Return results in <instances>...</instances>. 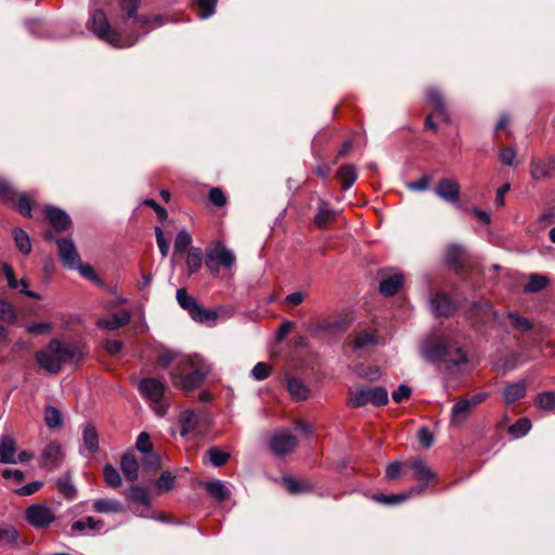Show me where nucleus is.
I'll use <instances>...</instances> for the list:
<instances>
[{
  "mask_svg": "<svg viewBox=\"0 0 555 555\" xmlns=\"http://www.w3.org/2000/svg\"><path fill=\"white\" fill-rule=\"evenodd\" d=\"M86 354L87 351L82 345L63 343L59 338H53L47 345L46 350L36 352L35 358L42 369L57 375L64 364L78 363Z\"/></svg>",
  "mask_w": 555,
  "mask_h": 555,
  "instance_id": "1",
  "label": "nucleus"
},
{
  "mask_svg": "<svg viewBox=\"0 0 555 555\" xmlns=\"http://www.w3.org/2000/svg\"><path fill=\"white\" fill-rule=\"evenodd\" d=\"M211 372V365L199 354H193L180 360L170 370L172 384L183 391L198 389Z\"/></svg>",
  "mask_w": 555,
  "mask_h": 555,
  "instance_id": "2",
  "label": "nucleus"
},
{
  "mask_svg": "<svg viewBox=\"0 0 555 555\" xmlns=\"http://www.w3.org/2000/svg\"><path fill=\"white\" fill-rule=\"evenodd\" d=\"M179 306L185 310L191 319L197 323H214L218 319L216 310L206 309L185 288H179L176 293Z\"/></svg>",
  "mask_w": 555,
  "mask_h": 555,
  "instance_id": "3",
  "label": "nucleus"
},
{
  "mask_svg": "<svg viewBox=\"0 0 555 555\" xmlns=\"http://www.w3.org/2000/svg\"><path fill=\"white\" fill-rule=\"evenodd\" d=\"M389 402L388 391L384 386L366 387L351 391L348 398V405L351 408H362L369 403L374 406H385Z\"/></svg>",
  "mask_w": 555,
  "mask_h": 555,
  "instance_id": "4",
  "label": "nucleus"
},
{
  "mask_svg": "<svg viewBox=\"0 0 555 555\" xmlns=\"http://www.w3.org/2000/svg\"><path fill=\"white\" fill-rule=\"evenodd\" d=\"M92 33L101 40L108 42L113 47L121 48L120 34L111 26L105 12L102 9L93 11L89 21Z\"/></svg>",
  "mask_w": 555,
  "mask_h": 555,
  "instance_id": "5",
  "label": "nucleus"
},
{
  "mask_svg": "<svg viewBox=\"0 0 555 555\" xmlns=\"http://www.w3.org/2000/svg\"><path fill=\"white\" fill-rule=\"evenodd\" d=\"M421 352L423 358L429 363H444L450 354V344L443 336L429 337L423 343Z\"/></svg>",
  "mask_w": 555,
  "mask_h": 555,
  "instance_id": "6",
  "label": "nucleus"
},
{
  "mask_svg": "<svg viewBox=\"0 0 555 555\" xmlns=\"http://www.w3.org/2000/svg\"><path fill=\"white\" fill-rule=\"evenodd\" d=\"M469 260L465 246L453 243L446 247L444 263L457 275H464L470 270Z\"/></svg>",
  "mask_w": 555,
  "mask_h": 555,
  "instance_id": "7",
  "label": "nucleus"
},
{
  "mask_svg": "<svg viewBox=\"0 0 555 555\" xmlns=\"http://www.w3.org/2000/svg\"><path fill=\"white\" fill-rule=\"evenodd\" d=\"M350 326V321L346 317L336 319H326L321 321H311L307 325L308 332L312 337L319 338L323 334H343Z\"/></svg>",
  "mask_w": 555,
  "mask_h": 555,
  "instance_id": "8",
  "label": "nucleus"
},
{
  "mask_svg": "<svg viewBox=\"0 0 555 555\" xmlns=\"http://www.w3.org/2000/svg\"><path fill=\"white\" fill-rule=\"evenodd\" d=\"M141 0H120V9L127 15L128 18H131L134 24H139L140 26H147L150 22H155L156 26H163L168 22H172L168 16L165 15H138V9L140 7Z\"/></svg>",
  "mask_w": 555,
  "mask_h": 555,
  "instance_id": "9",
  "label": "nucleus"
},
{
  "mask_svg": "<svg viewBox=\"0 0 555 555\" xmlns=\"http://www.w3.org/2000/svg\"><path fill=\"white\" fill-rule=\"evenodd\" d=\"M25 518L33 527L46 529L55 520V515L44 504H31L25 511Z\"/></svg>",
  "mask_w": 555,
  "mask_h": 555,
  "instance_id": "10",
  "label": "nucleus"
},
{
  "mask_svg": "<svg viewBox=\"0 0 555 555\" xmlns=\"http://www.w3.org/2000/svg\"><path fill=\"white\" fill-rule=\"evenodd\" d=\"M379 293L386 297L395 296L403 285L404 276L396 269L379 270Z\"/></svg>",
  "mask_w": 555,
  "mask_h": 555,
  "instance_id": "11",
  "label": "nucleus"
},
{
  "mask_svg": "<svg viewBox=\"0 0 555 555\" xmlns=\"http://www.w3.org/2000/svg\"><path fill=\"white\" fill-rule=\"evenodd\" d=\"M215 263L220 264L227 269H230L235 263L234 254L227 249L220 242L217 243L215 248L207 250L206 254V267L211 272H218Z\"/></svg>",
  "mask_w": 555,
  "mask_h": 555,
  "instance_id": "12",
  "label": "nucleus"
},
{
  "mask_svg": "<svg viewBox=\"0 0 555 555\" xmlns=\"http://www.w3.org/2000/svg\"><path fill=\"white\" fill-rule=\"evenodd\" d=\"M138 389L146 400L158 405L165 396L167 386L155 377H145L140 380Z\"/></svg>",
  "mask_w": 555,
  "mask_h": 555,
  "instance_id": "13",
  "label": "nucleus"
},
{
  "mask_svg": "<svg viewBox=\"0 0 555 555\" xmlns=\"http://www.w3.org/2000/svg\"><path fill=\"white\" fill-rule=\"evenodd\" d=\"M297 438L289 433H278L269 441L270 451L275 455L291 454L297 448Z\"/></svg>",
  "mask_w": 555,
  "mask_h": 555,
  "instance_id": "14",
  "label": "nucleus"
},
{
  "mask_svg": "<svg viewBox=\"0 0 555 555\" xmlns=\"http://www.w3.org/2000/svg\"><path fill=\"white\" fill-rule=\"evenodd\" d=\"M430 308L433 313L438 318H449L457 310V306L453 299L442 292H437L431 296Z\"/></svg>",
  "mask_w": 555,
  "mask_h": 555,
  "instance_id": "15",
  "label": "nucleus"
},
{
  "mask_svg": "<svg viewBox=\"0 0 555 555\" xmlns=\"http://www.w3.org/2000/svg\"><path fill=\"white\" fill-rule=\"evenodd\" d=\"M410 467L413 470V476L417 479L421 485L413 488V492L421 494L428 483L436 478L435 472H433L427 464L421 460L415 459L410 462Z\"/></svg>",
  "mask_w": 555,
  "mask_h": 555,
  "instance_id": "16",
  "label": "nucleus"
},
{
  "mask_svg": "<svg viewBox=\"0 0 555 555\" xmlns=\"http://www.w3.org/2000/svg\"><path fill=\"white\" fill-rule=\"evenodd\" d=\"M55 243L63 264L69 269L76 268L80 262V256L74 242L70 238H57L55 240Z\"/></svg>",
  "mask_w": 555,
  "mask_h": 555,
  "instance_id": "17",
  "label": "nucleus"
},
{
  "mask_svg": "<svg viewBox=\"0 0 555 555\" xmlns=\"http://www.w3.org/2000/svg\"><path fill=\"white\" fill-rule=\"evenodd\" d=\"M44 216L50 222L51 227L57 232L67 231L73 224L69 215L56 206H46Z\"/></svg>",
  "mask_w": 555,
  "mask_h": 555,
  "instance_id": "18",
  "label": "nucleus"
},
{
  "mask_svg": "<svg viewBox=\"0 0 555 555\" xmlns=\"http://www.w3.org/2000/svg\"><path fill=\"white\" fill-rule=\"evenodd\" d=\"M529 168L533 180L548 179L555 173V156L545 159L532 157Z\"/></svg>",
  "mask_w": 555,
  "mask_h": 555,
  "instance_id": "19",
  "label": "nucleus"
},
{
  "mask_svg": "<svg viewBox=\"0 0 555 555\" xmlns=\"http://www.w3.org/2000/svg\"><path fill=\"white\" fill-rule=\"evenodd\" d=\"M426 100L433 106L435 116L440 118L441 121L449 124L450 116L447 111L446 100L442 92L436 87H429L426 90Z\"/></svg>",
  "mask_w": 555,
  "mask_h": 555,
  "instance_id": "20",
  "label": "nucleus"
},
{
  "mask_svg": "<svg viewBox=\"0 0 555 555\" xmlns=\"http://www.w3.org/2000/svg\"><path fill=\"white\" fill-rule=\"evenodd\" d=\"M435 193L448 203L455 204L460 199V184L450 178L439 180Z\"/></svg>",
  "mask_w": 555,
  "mask_h": 555,
  "instance_id": "21",
  "label": "nucleus"
},
{
  "mask_svg": "<svg viewBox=\"0 0 555 555\" xmlns=\"http://www.w3.org/2000/svg\"><path fill=\"white\" fill-rule=\"evenodd\" d=\"M63 459L62 446L57 441L50 442L42 452V465L54 468Z\"/></svg>",
  "mask_w": 555,
  "mask_h": 555,
  "instance_id": "22",
  "label": "nucleus"
},
{
  "mask_svg": "<svg viewBox=\"0 0 555 555\" xmlns=\"http://www.w3.org/2000/svg\"><path fill=\"white\" fill-rule=\"evenodd\" d=\"M10 206L16 208V210L26 218L33 217V209L38 206L35 197L30 193H18L17 198L15 199V204H10Z\"/></svg>",
  "mask_w": 555,
  "mask_h": 555,
  "instance_id": "23",
  "label": "nucleus"
},
{
  "mask_svg": "<svg viewBox=\"0 0 555 555\" xmlns=\"http://www.w3.org/2000/svg\"><path fill=\"white\" fill-rule=\"evenodd\" d=\"M473 406L466 398H460L452 406L451 424L459 425L464 423L473 412Z\"/></svg>",
  "mask_w": 555,
  "mask_h": 555,
  "instance_id": "24",
  "label": "nucleus"
},
{
  "mask_svg": "<svg viewBox=\"0 0 555 555\" xmlns=\"http://www.w3.org/2000/svg\"><path fill=\"white\" fill-rule=\"evenodd\" d=\"M120 468L128 481H135L139 478V462L133 453L127 452L121 456Z\"/></svg>",
  "mask_w": 555,
  "mask_h": 555,
  "instance_id": "25",
  "label": "nucleus"
},
{
  "mask_svg": "<svg viewBox=\"0 0 555 555\" xmlns=\"http://www.w3.org/2000/svg\"><path fill=\"white\" fill-rule=\"evenodd\" d=\"M16 443L10 436L0 437V462L3 464H16Z\"/></svg>",
  "mask_w": 555,
  "mask_h": 555,
  "instance_id": "26",
  "label": "nucleus"
},
{
  "mask_svg": "<svg viewBox=\"0 0 555 555\" xmlns=\"http://www.w3.org/2000/svg\"><path fill=\"white\" fill-rule=\"evenodd\" d=\"M527 393V386L525 380H518L505 386L503 397L507 404H512L522 399Z\"/></svg>",
  "mask_w": 555,
  "mask_h": 555,
  "instance_id": "27",
  "label": "nucleus"
},
{
  "mask_svg": "<svg viewBox=\"0 0 555 555\" xmlns=\"http://www.w3.org/2000/svg\"><path fill=\"white\" fill-rule=\"evenodd\" d=\"M93 511L96 513L108 514V513H125V505L114 499H99L93 503Z\"/></svg>",
  "mask_w": 555,
  "mask_h": 555,
  "instance_id": "28",
  "label": "nucleus"
},
{
  "mask_svg": "<svg viewBox=\"0 0 555 555\" xmlns=\"http://www.w3.org/2000/svg\"><path fill=\"white\" fill-rule=\"evenodd\" d=\"M180 435L188 436L194 431L198 426V418L192 410H184L179 415Z\"/></svg>",
  "mask_w": 555,
  "mask_h": 555,
  "instance_id": "29",
  "label": "nucleus"
},
{
  "mask_svg": "<svg viewBox=\"0 0 555 555\" xmlns=\"http://www.w3.org/2000/svg\"><path fill=\"white\" fill-rule=\"evenodd\" d=\"M282 483L289 494L297 495L312 491V485L307 481H301L293 476H285L282 478Z\"/></svg>",
  "mask_w": 555,
  "mask_h": 555,
  "instance_id": "30",
  "label": "nucleus"
},
{
  "mask_svg": "<svg viewBox=\"0 0 555 555\" xmlns=\"http://www.w3.org/2000/svg\"><path fill=\"white\" fill-rule=\"evenodd\" d=\"M337 179L341 183L344 190H348L358 178L357 168L352 164L341 165L336 173Z\"/></svg>",
  "mask_w": 555,
  "mask_h": 555,
  "instance_id": "31",
  "label": "nucleus"
},
{
  "mask_svg": "<svg viewBox=\"0 0 555 555\" xmlns=\"http://www.w3.org/2000/svg\"><path fill=\"white\" fill-rule=\"evenodd\" d=\"M131 320V313L125 310L120 313H113L109 319L101 320L100 325L108 331L126 326Z\"/></svg>",
  "mask_w": 555,
  "mask_h": 555,
  "instance_id": "32",
  "label": "nucleus"
},
{
  "mask_svg": "<svg viewBox=\"0 0 555 555\" xmlns=\"http://www.w3.org/2000/svg\"><path fill=\"white\" fill-rule=\"evenodd\" d=\"M335 216L336 211L328 208V204L322 201L319 205L313 222L317 228L325 229L326 225L334 220Z\"/></svg>",
  "mask_w": 555,
  "mask_h": 555,
  "instance_id": "33",
  "label": "nucleus"
},
{
  "mask_svg": "<svg viewBox=\"0 0 555 555\" xmlns=\"http://www.w3.org/2000/svg\"><path fill=\"white\" fill-rule=\"evenodd\" d=\"M207 493L218 502H224L230 498V491L218 479L205 483Z\"/></svg>",
  "mask_w": 555,
  "mask_h": 555,
  "instance_id": "34",
  "label": "nucleus"
},
{
  "mask_svg": "<svg viewBox=\"0 0 555 555\" xmlns=\"http://www.w3.org/2000/svg\"><path fill=\"white\" fill-rule=\"evenodd\" d=\"M287 389L296 400H305L310 393L308 386L298 377L287 378Z\"/></svg>",
  "mask_w": 555,
  "mask_h": 555,
  "instance_id": "35",
  "label": "nucleus"
},
{
  "mask_svg": "<svg viewBox=\"0 0 555 555\" xmlns=\"http://www.w3.org/2000/svg\"><path fill=\"white\" fill-rule=\"evenodd\" d=\"M491 312L492 305L489 301H473L468 309L469 317L477 319L476 322H486Z\"/></svg>",
  "mask_w": 555,
  "mask_h": 555,
  "instance_id": "36",
  "label": "nucleus"
},
{
  "mask_svg": "<svg viewBox=\"0 0 555 555\" xmlns=\"http://www.w3.org/2000/svg\"><path fill=\"white\" fill-rule=\"evenodd\" d=\"M82 440L85 448L89 453L94 454L99 450V435L96 428L92 424H88L82 431Z\"/></svg>",
  "mask_w": 555,
  "mask_h": 555,
  "instance_id": "37",
  "label": "nucleus"
},
{
  "mask_svg": "<svg viewBox=\"0 0 555 555\" xmlns=\"http://www.w3.org/2000/svg\"><path fill=\"white\" fill-rule=\"evenodd\" d=\"M57 491L66 499L74 500L77 496V489L72 482L70 472L56 480Z\"/></svg>",
  "mask_w": 555,
  "mask_h": 555,
  "instance_id": "38",
  "label": "nucleus"
},
{
  "mask_svg": "<svg viewBox=\"0 0 555 555\" xmlns=\"http://www.w3.org/2000/svg\"><path fill=\"white\" fill-rule=\"evenodd\" d=\"M18 192L12 185V183L0 177V203L4 205L15 204Z\"/></svg>",
  "mask_w": 555,
  "mask_h": 555,
  "instance_id": "39",
  "label": "nucleus"
},
{
  "mask_svg": "<svg viewBox=\"0 0 555 555\" xmlns=\"http://www.w3.org/2000/svg\"><path fill=\"white\" fill-rule=\"evenodd\" d=\"M413 493V490H410L408 492L402 493H396V494H384V493H377L373 496L374 501L380 504L385 505H397L404 501H406L409 498H411Z\"/></svg>",
  "mask_w": 555,
  "mask_h": 555,
  "instance_id": "40",
  "label": "nucleus"
},
{
  "mask_svg": "<svg viewBox=\"0 0 555 555\" xmlns=\"http://www.w3.org/2000/svg\"><path fill=\"white\" fill-rule=\"evenodd\" d=\"M12 235L18 250L22 254L28 255L31 251V242L27 232L21 228H15L12 231Z\"/></svg>",
  "mask_w": 555,
  "mask_h": 555,
  "instance_id": "41",
  "label": "nucleus"
},
{
  "mask_svg": "<svg viewBox=\"0 0 555 555\" xmlns=\"http://www.w3.org/2000/svg\"><path fill=\"white\" fill-rule=\"evenodd\" d=\"M203 263V253L202 249L198 247H191L186 257V266L189 270V274L196 273L201 268Z\"/></svg>",
  "mask_w": 555,
  "mask_h": 555,
  "instance_id": "42",
  "label": "nucleus"
},
{
  "mask_svg": "<svg viewBox=\"0 0 555 555\" xmlns=\"http://www.w3.org/2000/svg\"><path fill=\"white\" fill-rule=\"evenodd\" d=\"M548 285V279L545 275L532 273L529 275V281L525 285L524 291L525 293H538L544 288H546Z\"/></svg>",
  "mask_w": 555,
  "mask_h": 555,
  "instance_id": "43",
  "label": "nucleus"
},
{
  "mask_svg": "<svg viewBox=\"0 0 555 555\" xmlns=\"http://www.w3.org/2000/svg\"><path fill=\"white\" fill-rule=\"evenodd\" d=\"M205 454L208 456L209 462L215 467H221L227 464V462L230 460L231 455L229 452H225L221 450L218 447H211L209 448Z\"/></svg>",
  "mask_w": 555,
  "mask_h": 555,
  "instance_id": "44",
  "label": "nucleus"
},
{
  "mask_svg": "<svg viewBox=\"0 0 555 555\" xmlns=\"http://www.w3.org/2000/svg\"><path fill=\"white\" fill-rule=\"evenodd\" d=\"M127 498L129 501L141 504L149 505L150 496L145 488L139 486H131L127 491Z\"/></svg>",
  "mask_w": 555,
  "mask_h": 555,
  "instance_id": "45",
  "label": "nucleus"
},
{
  "mask_svg": "<svg viewBox=\"0 0 555 555\" xmlns=\"http://www.w3.org/2000/svg\"><path fill=\"white\" fill-rule=\"evenodd\" d=\"M103 476L106 485L112 488H118L122 483V479L119 472L109 463L104 465Z\"/></svg>",
  "mask_w": 555,
  "mask_h": 555,
  "instance_id": "46",
  "label": "nucleus"
},
{
  "mask_svg": "<svg viewBox=\"0 0 555 555\" xmlns=\"http://www.w3.org/2000/svg\"><path fill=\"white\" fill-rule=\"evenodd\" d=\"M507 319L511 321L513 328L520 333H526L533 328V324L530 320L517 313L508 312Z\"/></svg>",
  "mask_w": 555,
  "mask_h": 555,
  "instance_id": "47",
  "label": "nucleus"
},
{
  "mask_svg": "<svg viewBox=\"0 0 555 555\" xmlns=\"http://www.w3.org/2000/svg\"><path fill=\"white\" fill-rule=\"evenodd\" d=\"M142 467L144 470L155 473L162 467L160 456L154 450L143 453Z\"/></svg>",
  "mask_w": 555,
  "mask_h": 555,
  "instance_id": "48",
  "label": "nucleus"
},
{
  "mask_svg": "<svg viewBox=\"0 0 555 555\" xmlns=\"http://www.w3.org/2000/svg\"><path fill=\"white\" fill-rule=\"evenodd\" d=\"M16 319L17 313L13 304L0 298V320L9 324H14L16 322Z\"/></svg>",
  "mask_w": 555,
  "mask_h": 555,
  "instance_id": "49",
  "label": "nucleus"
},
{
  "mask_svg": "<svg viewBox=\"0 0 555 555\" xmlns=\"http://www.w3.org/2000/svg\"><path fill=\"white\" fill-rule=\"evenodd\" d=\"M44 422L49 428H59L63 424L62 414L59 409L48 405L44 410Z\"/></svg>",
  "mask_w": 555,
  "mask_h": 555,
  "instance_id": "50",
  "label": "nucleus"
},
{
  "mask_svg": "<svg viewBox=\"0 0 555 555\" xmlns=\"http://www.w3.org/2000/svg\"><path fill=\"white\" fill-rule=\"evenodd\" d=\"M191 243H192L191 234L185 229L180 230L175 240V246H173L175 254H182L186 249H190Z\"/></svg>",
  "mask_w": 555,
  "mask_h": 555,
  "instance_id": "51",
  "label": "nucleus"
},
{
  "mask_svg": "<svg viewBox=\"0 0 555 555\" xmlns=\"http://www.w3.org/2000/svg\"><path fill=\"white\" fill-rule=\"evenodd\" d=\"M377 343V336L374 332H360L353 341L354 349H363L367 346H373Z\"/></svg>",
  "mask_w": 555,
  "mask_h": 555,
  "instance_id": "52",
  "label": "nucleus"
},
{
  "mask_svg": "<svg viewBox=\"0 0 555 555\" xmlns=\"http://www.w3.org/2000/svg\"><path fill=\"white\" fill-rule=\"evenodd\" d=\"M530 428L531 421L528 417H521L508 427V433L514 437H522L528 434Z\"/></svg>",
  "mask_w": 555,
  "mask_h": 555,
  "instance_id": "53",
  "label": "nucleus"
},
{
  "mask_svg": "<svg viewBox=\"0 0 555 555\" xmlns=\"http://www.w3.org/2000/svg\"><path fill=\"white\" fill-rule=\"evenodd\" d=\"M535 403L544 411H555V392L547 391L538 395Z\"/></svg>",
  "mask_w": 555,
  "mask_h": 555,
  "instance_id": "54",
  "label": "nucleus"
},
{
  "mask_svg": "<svg viewBox=\"0 0 555 555\" xmlns=\"http://www.w3.org/2000/svg\"><path fill=\"white\" fill-rule=\"evenodd\" d=\"M20 533L13 526L0 528V541L5 540L9 544L17 546Z\"/></svg>",
  "mask_w": 555,
  "mask_h": 555,
  "instance_id": "55",
  "label": "nucleus"
},
{
  "mask_svg": "<svg viewBox=\"0 0 555 555\" xmlns=\"http://www.w3.org/2000/svg\"><path fill=\"white\" fill-rule=\"evenodd\" d=\"M272 367L266 362H258L251 370V376L256 380H264L271 374Z\"/></svg>",
  "mask_w": 555,
  "mask_h": 555,
  "instance_id": "56",
  "label": "nucleus"
},
{
  "mask_svg": "<svg viewBox=\"0 0 555 555\" xmlns=\"http://www.w3.org/2000/svg\"><path fill=\"white\" fill-rule=\"evenodd\" d=\"M175 476L170 472H163L156 480V486L162 491H169L173 488Z\"/></svg>",
  "mask_w": 555,
  "mask_h": 555,
  "instance_id": "57",
  "label": "nucleus"
},
{
  "mask_svg": "<svg viewBox=\"0 0 555 555\" xmlns=\"http://www.w3.org/2000/svg\"><path fill=\"white\" fill-rule=\"evenodd\" d=\"M197 4L199 8V13H198L199 17L208 18L216 11L217 0H198Z\"/></svg>",
  "mask_w": 555,
  "mask_h": 555,
  "instance_id": "58",
  "label": "nucleus"
},
{
  "mask_svg": "<svg viewBox=\"0 0 555 555\" xmlns=\"http://www.w3.org/2000/svg\"><path fill=\"white\" fill-rule=\"evenodd\" d=\"M135 448L141 453H146L154 450L153 443L151 442L150 434H147L146 431L140 433L135 441Z\"/></svg>",
  "mask_w": 555,
  "mask_h": 555,
  "instance_id": "59",
  "label": "nucleus"
},
{
  "mask_svg": "<svg viewBox=\"0 0 555 555\" xmlns=\"http://www.w3.org/2000/svg\"><path fill=\"white\" fill-rule=\"evenodd\" d=\"M43 487L42 481H33L15 490L20 496H29L38 492Z\"/></svg>",
  "mask_w": 555,
  "mask_h": 555,
  "instance_id": "60",
  "label": "nucleus"
},
{
  "mask_svg": "<svg viewBox=\"0 0 555 555\" xmlns=\"http://www.w3.org/2000/svg\"><path fill=\"white\" fill-rule=\"evenodd\" d=\"M177 353L171 350L162 351L157 357V365L160 369H168L170 364L176 360Z\"/></svg>",
  "mask_w": 555,
  "mask_h": 555,
  "instance_id": "61",
  "label": "nucleus"
},
{
  "mask_svg": "<svg viewBox=\"0 0 555 555\" xmlns=\"http://www.w3.org/2000/svg\"><path fill=\"white\" fill-rule=\"evenodd\" d=\"M412 395V389L408 385H400L396 390L392 391V400L396 403H401L409 400Z\"/></svg>",
  "mask_w": 555,
  "mask_h": 555,
  "instance_id": "62",
  "label": "nucleus"
},
{
  "mask_svg": "<svg viewBox=\"0 0 555 555\" xmlns=\"http://www.w3.org/2000/svg\"><path fill=\"white\" fill-rule=\"evenodd\" d=\"M430 178L428 176H423L421 179L411 181L406 183V188L410 191L414 192H423L426 191L430 185Z\"/></svg>",
  "mask_w": 555,
  "mask_h": 555,
  "instance_id": "63",
  "label": "nucleus"
},
{
  "mask_svg": "<svg viewBox=\"0 0 555 555\" xmlns=\"http://www.w3.org/2000/svg\"><path fill=\"white\" fill-rule=\"evenodd\" d=\"M515 157H516L515 150L511 146H507V147H504L500 152L499 159L503 165L513 167V166H515Z\"/></svg>",
  "mask_w": 555,
  "mask_h": 555,
  "instance_id": "64",
  "label": "nucleus"
}]
</instances>
